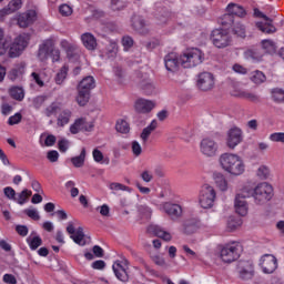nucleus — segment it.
Listing matches in <instances>:
<instances>
[{"label": "nucleus", "instance_id": "obj_1", "mask_svg": "<svg viewBox=\"0 0 284 284\" xmlns=\"http://www.w3.org/2000/svg\"><path fill=\"white\" fill-rule=\"evenodd\" d=\"M219 163L222 170L232 176H241L245 173V162L237 154L223 153L219 158Z\"/></svg>", "mask_w": 284, "mask_h": 284}, {"label": "nucleus", "instance_id": "obj_2", "mask_svg": "<svg viewBox=\"0 0 284 284\" xmlns=\"http://www.w3.org/2000/svg\"><path fill=\"white\" fill-rule=\"evenodd\" d=\"M244 196H253L256 205H265L274 196V189L267 182L257 184L254 189L243 187Z\"/></svg>", "mask_w": 284, "mask_h": 284}, {"label": "nucleus", "instance_id": "obj_3", "mask_svg": "<svg viewBox=\"0 0 284 284\" xmlns=\"http://www.w3.org/2000/svg\"><path fill=\"white\" fill-rule=\"evenodd\" d=\"M216 253L222 263H234L241 258L243 254V246L239 242H231L227 244L217 245Z\"/></svg>", "mask_w": 284, "mask_h": 284}, {"label": "nucleus", "instance_id": "obj_4", "mask_svg": "<svg viewBox=\"0 0 284 284\" xmlns=\"http://www.w3.org/2000/svg\"><path fill=\"white\" fill-rule=\"evenodd\" d=\"M180 61L183 68H196L205 61V54L199 48L189 49L181 55Z\"/></svg>", "mask_w": 284, "mask_h": 284}, {"label": "nucleus", "instance_id": "obj_5", "mask_svg": "<svg viewBox=\"0 0 284 284\" xmlns=\"http://www.w3.org/2000/svg\"><path fill=\"white\" fill-rule=\"evenodd\" d=\"M50 57H53V61H59L61 58V52L54 49V41L52 40H44L42 44H40L38 50V59L40 61H48Z\"/></svg>", "mask_w": 284, "mask_h": 284}, {"label": "nucleus", "instance_id": "obj_6", "mask_svg": "<svg viewBox=\"0 0 284 284\" xmlns=\"http://www.w3.org/2000/svg\"><path fill=\"white\" fill-rule=\"evenodd\" d=\"M214 201H216V191L213 186L204 184L200 191L199 204L203 210H210L214 207Z\"/></svg>", "mask_w": 284, "mask_h": 284}, {"label": "nucleus", "instance_id": "obj_7", "mask_svg": "<svg viewBox=\"0 0 284 284\" xmlns=\"http://www.w3.org/2000/svg\"><path fill=\"white\" fill-rule=\"evenodd\" d=\"M29 43H30L29 33H22L18 36L9 48V57L11 59H17V57H21V53L23 52V50L28 48Z\"/></svg>", "mask_w": 284, "mask_h": 284}, {"label": "nucleus", "instance_id": "obj_8", "mask_svg": "<svg viewBox=\"0 0 284 284\" xmlns=\"http://www.w3.org/2000/svg\"><path fill=\"white\" fill-rule=\"evenodd\" d=\"M211 41L215 48L221 50L232 45V34L227 30L215 29L212 32Z\"/></svg>", "mask_w": 284, "mask_h": 284}, {"label": "nucleus", "instance_id": "obj_9", "mask_svg": "<svg viewBox=\"0 0 284 284\" xmlns=\"http://www.w3.org/2000/svg\"><path fill=\"white\" fill-rule=\"evenodd\" d=\"M236 274L241 281H252L254 274V262L250 260H241L236 264Z\"/></svg>", "mask_w": 284, "mask_h": 284}, {"label": "nucleus", "instance_id": "obj_10", "mask_svg": "<svg viewBox=\"0 0 284 284\" xmlns=\"http://www.w3.org/2000/svg\"><path fill=\"white\" fill-rule=\"evenodd\" d=\"M200 152L206 159H214L219 154V142L213 138H203L200 142Z\"/></svg>", "mask_w": 284, "mask_h": 284}, {"label": "nucleus", "instance_id": "obj_11", "mask_svg": "<svg viewBox=\"0 0 284 284\" xmlns=\"http://www.w3.org/2000/svg\"><path fill=\"white\" fill-rule=\"evenodd\" d=\"M227 12L229 14L223 16V26H232V23H234V16L240 17L241 19L247 17V11H245L242 6L236 3H230L227 6Z\"/></svg>", "mask_w": 284, "mask_h": 284}, {"label": "nucleus", "instance_id": "obj_12", "mask_svg": "<svg viewBox=\"0 0 284 284\" xmlns=\"http://www.w3.org/2000/svg\"><path fill=\"white\" fill-rule=\"evenodd\" d=\"M162 211L169 215L171 221H181L183 219V206L181 204L165 202L162 204Z\"/></svg>", "mask_w": 284, "mask_h": 284}, {"label": "nucleus", "instance_id": "obj_13", "mask_svg": "<svg viewBox=\"0 0 284 284\" xmlns=\"http://www.w3.org/2000/svg\"><path fill=\"white\" fill-rule=\"evenodd\" d=\"M214 74L211 72H202L197 75V88L199 90H202V92H210V90H214Z\"/></svg>", "mask_w": 284, "mask_h": 284}, {"label": "nucleus", "instance_id": "obj_14", "mask_svg": "<svg viewBox=\"0 0 284 284\" xmlns=\"http://www.w3.org/2000/svg\"><path fill=\"white\" fill-rule=\"evenodd\" d=\"M260 265L264 274H274L278 267V260L272 254H265L262 256Z\"/></svg>", "mask_w": 284, "mask_h": 284}, {"label": "nucleus", "instance_id": "obj_15", "mask_svg": "<svg viewBox=\"0 0 284 284\" xmlns=\"http://www.w3.org/2000/svg\"><path fill=\"white\" fill-rule=\"evenodd\" d=\"M67 232L70 234V239L77 243V245H85V233H83V227H78L74 230V223L69 222L67 226Z\"/></svg>", "mask_w": 284, "mask_h": 284}, {"label": "nucleus", "instance_id": "obj_16", "mask_svg": "<svg viewBox=\"0 0 284 284\" xmlns=\"http://www.w3.org/2000/svg\"><path fill=\"white\" fill-rule=\"evenodd\" d=\"M243 142V131L239 128H233L227 132L226 145L230 150H234L236 145Z\"/></svg>", "mask_w": 284, "mask_h": 284}, {"label": "nucleus", "instance_id": "obj_17", "mask_svg": "<svg viewBox=\"0 0 284 284\" xmlns=\"http://www.w3.org/2000/svg\"><path fill=\"white\" fill-rule=\"evenodd\" d=\"M245 199H250V196H245V193L243 192V189H242V192L235 196V204H234L235 212L240 216H247L248 207H247V201H245Z\"/></svg>", "mask_w": 284, "mask_h": 284}, {"label": "nucleus", "instance_id": "obj_18", "mask_svg": "<svg viewBox=\"0 0 284 284\" xmlns=\"http://www.w3.org/2000/svg\"><path fill=\"white\" fill-rule=\"evenodd\" d=\"M34 21H37V10L34 9L28 10L18 17L19 28H29Z\"/></svg>", "mask_w": 284, "mask_h": 284}, {"label": "nucleus", "instance_id": "obj_19", "mask_svg": "<svg viewBox=\"0 0 284 284\" xmlns=\"http://www.w3.org/2000/svg\"><path fill=\"white\" fill-rule=\"evenodd\" d=\"M164 65L168 72H179L181 62L179 61V53L171 52L164 58Z\"/></svg>", "mask_w": 284, "mask_h": 284}, {"label": "nucleus", "instance_id": "obj_20", "mask_svg": "<svg viewBox=\"0 0 284 284\" xmlns=\"http://www.w3.org/2000/svg\"><path fill=\"white\" fill-rule=\"evenodd\" d=\"M134 108L140 114H148L154 110V103L151 100L139 99L135 101Z\"/></svg>", "mask_w": 284, "mask_h": 284}, {"label": "nucleus", "instance_id": "obj_21", "mask_svg": "<svg viewBox=\"0 0 284 284\" xmlns=\"http://www.w3.org/2000/svg\"><path fill=\"white\" fill-rule=\"evenodd\" d=\"M112 268L119 281H121L122 283H128L130 281V275H128V268L121 265V262H115Z\"/></svg>", "mask_w": 284, "mask_h": 284}, {"label": "nucleus", "instance_id": "obj_22", "mask_svg": "<svg viewBox=\"0 0 284 284\" xmlns=\"http://www.w3.org/2000/svg\"><path fill=\"white\" fill-rule=\"evenodd\" d=\"M81 41L87 50L94 51L99 45V43L97 42V37H94V34L90 32L82 33Z\"/></svg>", "mask_w": 284, "mask_h": 284}, {"label": "nucleus", "instance_id": "obj_23", "mask_svg": "<svg viewBox=\"0 0 284 284\" xmlns=\"http://www.w3.org/2000/svg\"><path fill=\"white\" fill-rule=\"evenodd\" d=\"M131 21L132 28H134V30L140 34H148L150 32L145 20H143L141 16H133Z\"/></svg>", "mask_w": 284, "mask_h": 284}, {"label": "nucleus", "instance_id": "obj_24", "mask_svg": "<svg viewBox=\"0 0 284 284\" xmlns=\"http://www.w3.org/2000/svg\"><path fill=\"white\" fill-rule=\"evenodd\" d=\"M92 128H94V125L88 124V121H85V119L80 118L77 119L73 124H71L70 132L71 134H79L81 130H92Z\"/></svg>", "mask_w": 284, "mask_h": 284}, {"label": "nucleus", "instance_id": "obj_25", "mask_svg": "<svg viewBox=\"0 0 284 284\" xmlns=\"http://www.w3.org/2000/svg\"><path fill=\"white\" fill-rule=\"evenodd\" d=\"M149 234H154V236H158L159 239H163V241H172V234L163 230L159 225H150L148 227Z\"/></svg>", "mask_w": 284, "mask_h": 284}, {"label": "nucleus", "instance_id": "obj_26", "mask_svg": "<svg viewBox=\"0 0 284 284\" xmlns=\"http://www.w3.org/2000/svg\"><path fill=\"white\" fill-rule=\"evenodd\" d=\"M97 87L94 82V78L89 75L82 79V81L78 85V90H81L82 92H92L94 88Z\"/></svg>", "mask_w": 284, "mask_h": 284}, {"label": "nucleus", "instance_id": "obj_27", "mask_svg": "<svg viewBox=\"0 0 284 284\" xmlns=\"http://www.w3.org/2000/svg\"><path fill=\"white\" fill-rule=\"evenodd\" d=\"M70 119H72V111L65 109L59 113L57 119V125L59 128H64V125H68V123H70Z\"/></svg>", "mask_w": 284, "mask_h": 284}, {"label": "nucleus", "instance_id": "obj_28", "mask_svg": "<svg viewBox=\"0 0 284 284\" xmlns=\"http://www.w3.org/2000/svg\"><path fill=\"white\" fill-rule=\"evenodd\" d=\"M60 48L65 50L68 59H74V57H77V45L72 44L70 41L61 40Z\"/></svg>", "mask_w": 284, "mask_h": 284}, {"label": "nucleus", "instance_id": "obj_29", "mask_svg": "<svg viewBox=\"0 0 284 284\" xmlns=\"http://www.w3.org/2000/svg\"><path fill=\"white\" fill-rule=\"evenodd\" d=\"M158 126H159V123L156 122V120H153L150 123V125L143 129L140 135V139H142L143 143H148V139H150V134H152Z\"/></svg>", "mask_w": 284, "mask_h": 284}, {"label": "nucleus", "instance_id": "obj_30", "mask_svg": "<svg viewBox=\"0 0 284 284\" xmlns=\"http://www.w3.org/2000/svg\"><path fill=\"white\" fill-rule=\"evenodd\" d=\"M245 59H251L252 61H262L263 51L261 49H248L244 52Z\"/></svg>", "mask_w": 284, "mask_h": 284}, {"label": "nucleus", "instance_id": "obj_31", "mask_svg": "<svg viewBox=\"0 0 284 284\" xmlns=\"http://www.w3.org/2000/svg\"><path fill=\"white\" fill-rule=\"evenodd\" d=\"M256 28L264 32V34H274L276 32V27L272 24V20L267 21V23L256 22Z\"/></svg>", "mask_w": 284, "mask_h": 284}, {"label": "nucleus", "instance_id": "obj_32", "mask_svg": "<svg viewBox=\"0 0 284 284\" xmlns=\"http://www.w3.org/2000/svg\"><path fill=\"white\" fill-rule=\"evenodd\" d=\"M251 81L256 85H261V83H265L267 81V77L260 70H255L251 73Z\"/></svg>", "mask_w": 284, "mask_h": 284}, {"label": "nucleus", "instance_id": "obj_33", "mask_svg": "<svg viewBox=\"0 0 284 284\" xmlns=\"http://www.w3.org/2000/svg\"><path fill=\"white\" fill-rule=\"evenodd\" d=\"M70 68H68V65H63L59 72L57 73L54 81L57 83V85H62L63 81H65V79H68V72H69Z\"/></svg>", "mask_w": 284, "mask_h": 284}, {"label": "nucleus", "instance_id": "obj_34", "mask_svg": "<svg viewBox=\"0 0 284 284\" xmlns=\"http://www.w3.org/2000/svg\"><path fill=\"white\" fill-rule=\"evenodd\" d=\"M27 243H28L30 250H39V247H41V245H43V240H41V237L39 235H36V236L30 235L27 239Z\"/></svg>", "mask_w": 284, "mask_h": 284}, {"label": "nucleus", "instance_id": "obj_35", "mask_svg": "<svg viewBox=\"0 0 284 284\" xmlns=\"http://www.w3.org/2000/svg\"><path fill=\"white\" fill-rule=\"evenodd\" d=\"M236 97H240V99H246V101H251L252 103H258L261 99L255 93H252L250 91H240Z\"/></svg>", "mask_w": 284, "mask_h": 284}, {"label": "nucleus", "instance_id": "obj_36", "mask_svg": "<svg viewBox=\"0 0 284 284\" xmlns=\"http://www.w3.org/2000/svg\"><path fill=\"white\" fill-rule=\"evenodd\" d=\"M197 226H196V220H186L183 223V231L185 234H194L196 232Z\"/></svg>", "mask_w": 284, "mask_h": 284}, {"label": "nucleus", "instance_id": "obj_37", "mask_svg": "<svg viewBox=\"0 0 284 284\" xmlns=\"http://www.w3.org/2000/svg\"><path fill=\"white\" fill-rule=\"evenodd\" d=\"M75 101L81 106L88 105V102L90 101V93L88 91H81L78 89V95L75 98Z\"/></svg>", "mask_w": 284, "mask_h": 284}, {"label": "nucleus", "instance_id": "obj_38", "mask_svg": "<svg viewBox=\"0 0 284 284\" xmlns=\"http://www.w3.org/2000/svg\"><path fill=\"white\" fill-rule=\"evenodd\" d=\"M71 163L74 165V168H83L85 163V148L81 150L80 155L71 159Z\"/></svg>", "mask_w": 284, "mask_h": 284}, {"label": "nucleus", "instance_id": "obj_39", "mask_svg": "<svg viewBox=\"0 0 284 284\" xmlns=\"http://www.w3.org/2000/svg\"><path fill=\"white\" fill-rule=\"evenodd\" d=\"M8 48H10V43L6 40V31L0 29V57L8 52Z\"/></svg>", "mask_w": 284, "mask_h": 284}, {"label": "nucleus", "instance_id": "obj_40", "mask_svg": "<svg viewBox=\"0 0 284 284\" xmlns=\"http://www.w3.org/2000/svg\"><path fill=\"white\" fill-rule=\"evenodd\" d=\"M214 181L221 192H227V180H225L223 174H216Z\"/></svg>", "mask_w": 284, "mask_h": 284}, {"label": "nucleus", "instance_id": "obj_41", "mask_svg": "<svg viewBox=\"0 0 284 284\" xmlns=\"http://www.w3.org/2000/svg\"><path fill=\"white\" fill-rule=\"evenodd\" d=\"M26 69V64L24 63H21V64H18L16 68H13L10 73H9V79L11 81H16V79L18 77H21V74H23V70Z\"/></svg>", "mask_w": 284, "mask_h": 284}, {"label": "nucleus", "instance_id": "obj_42", "mask_svg": "<svg viewBox=\"0 0 284 284\" xmlns=\"http://www.w3.org/2000/svg\"><path fill=\"white\" fill-rule=\"evenodd\" d=\"M10 97H12L16 101H23L26 98V92L19 87H13L10 89Z\"/></svg>", "mask_w": 284, "mask_h": 284}, {"label": "nucleus", "instance_id": "obj_43", "mask_svg": "<svg viewBox=\"0 0 284 284\" xmlns=\"http://www.w3.org/2000/svg\"><path fill=\"white\" fill-rule=\"evenodd\" d=\"M21 6H23V1L11 0L8 4V9H6L7 14H12V12H17V10H21Z\"/></svg>", "mask_w": 284, "mask_h": 284}, {"label": "nucleus", "instance_id": "obj_44", "mask_svg": "<svg viewBox=\"0 0 284 284\" xmlns=\"http://www.w3.org/2000/svg\"><path fill=\"white\" fill-rule=\"evenodd\" d=\"M115 130L120 134H128L130 132V124L125 120H119L115 124Z\"/></svg>", "mask_w": 284, "mask_h": 284}, {"label": "nucleus", "instance_id": "obj_45", "mask_svg": "<svg viewBox=\"0 0 284 284\" xmlns=\"http://www.w3.org/2000/svg\"><path fill=\"white\" fill-rule=\"evenodd\" d=\"M61 110V104L59 102H52L49 106L44 109L45 116H52Z\"/></svg>", "mask_w": 284, "mask_h": 284}, {"label": "nucleus", "instance_id": "obj_46", "mask_svg": "<svg viewBox=\"0 0 284 284\" xmlns=\"http://www.w3.org/2000/svg\"><path fill=\"white\" fill-rule=\"evenodd\" d=\"M32 196V191L24 189L21 193L18 194V199H16L19 205H23L28 202V200Z\"/></svg>", "mask_w": 284, "mask_h": 284}, {"label": "nucleus", "instance_id": "obj_47", "mask_svg": "<svg viewBox=\"0 0 284 284\" xmlns=\"http://www.w3.org/2000/svg\"><path fill=\"white\" fill-rule=\"evenodd\" d=\"M272 98L276 103H284V91L282 89H273Z\"/></svg>", "mask_w": 284, "mask_h": 284}, {"label": "nucleus", "instance_id": "obj_48", "mask_svg": "<svg viewBox=\"0 0 284 284\" xmlns=\"http://www.w3.org/2000/svg\"><path fill=\"white\" fill-rule=\"evenodd\" d=\"M262 48L263 50H265V52H268L270 54H272V52H276V44H274V41L272 40H263Z\"/></svg>", "mask_w": 284, "mask_h": 284}, {"label": "nucleus", "instance_id": "obj_49", "mask_svg": "<svg viewBox=\"0 0 284 284\" xmlns=\"http://www.w3.org/2000/svg\"><path fill=\"white\" fill-rule=\"evenodd\" d=\"M110 190H113L115 192L122 191V192H132V189L130 186H125L122 183L113 182L109 185Z\"/></svg>", "mask_w": 284, "mask_h": 284}, {"label": "nucleus", "instance_id": "obj_50", "mask_svg": "<svg viewBox=\"0 0 284 284\" xmlns=\"http://www.w3.org/2000/svg\"><path fill=\"white\" fill-rule=\"evenodd\" d=\"M256 175L261 181H265V179H270V168L262 165L257 169Z\"/></svg>", "mask_w": 284, "mask_h": 284}, {"label": "nucleus", "instance_id": "obj_51", "mask_svg": "<svg viewBox=\"0 0 284 284\" xmlns=\"http://www.w3.org/2000/svg\"><path fill=\"white\" fill-rule=\"evenodd\" d=\"M245 26L243 23L236 22L233 27V33L236 34V37H241L242 39H245Z\"/></svg>", "mask_w": 284, "mask_h": 284}, {"label": "nucleus", "instance_id": "obj_52", "mask_svg": "<svg viewBox=\"0 0 284 284\" xmlns=\"http://www.w3.org/2000/svg\"><path fill=\"white\" fill-rule=\"evenodd\" d=\"M241 225H242L241 219L234 217V216L229 217L227 220L229 230L234 231L237 227H241Z\"/></svg>", "mask_w": 284, "mask_h": 284}, {"label": "nucleus", "instance_id": "obj_53", "mask_svg": "<svg viewBox=\"0 0 284 284\" xmlns=\"http://www.w3.org/2000/svg\"><path fill=\"white\" fill-rule=\"evenodd\" d=\"M268 139L273 143H283L284 144V132L272 133Z\"/></svg>", "mask_w": 284, "mask_h": 284}, {"label": "nucleus", "instance_id": "obj_54", "mask_svg": "<svg viewBox=\"0 0 284 284\" xmlns=\"http://www.w3.org/2000/svg\"><path fill=\"white\" fill-rule=\"evenodd\" d=\"M119 48L116 47V42H111L106 47V54L109 58L116 57Z\"/></svg>", "mask_w": 284, "mask_h": 284}, {"label": "nucleus", "instance_id": "obj_55", "mask_svg": "<svg viewBox=\"0 0 284 284\" xmlns=\"http://www.w3.org/2000/svg\"><path fill=\"white\" fill-rule=\"evenodd\" d=\"M138 210L141 216H144V219H150L152 216V209H150L148 205H140Z\"/></svg>", "mask_w": 284, "mask_h": 284}, {"label": "nucleus", "instance_id": "obj_56", "mask_svg": "<svg viewBox=\"0 0 284 284\" xmlns=\"http://www.w3.org/2000/svg\"><path fill=\"white\" fill-rule=\"evenodd\" d=\"M125 3H128V0H111V8L112 10H123Z\"/></svg>", "mask_w": 284, "mask_h": 284}, {"label": "nucleus", "instance_id": "obj_57", "mask_svg": "<svg viewBox=\"0 0 284 284\" xmlns=\"http://www.w3.org/2000/svg\"><path fill=\"white\" fill-rule=\"evenodd\" d=\"M131 150H132V153L134 154V156H141L142 152H143L141 144L136 141H133L131 143Z\"/></svg>", "mask_w": 284, "mask_h": 284}, {"label": "nucleus", "instance_id": "obj_58", "mask_svg": "<svg viewBox=\"0 0 284 284\" xmlns=\"http://www.w3.org/2000/svg\"><path fill=\"white\" fill-rule=\"evenodd\" d=\"M24 214L29 216V219H32L33 221H39L41 219V215H39V212L34 209H27L24 210Z\"/></svg>", "mask_w": 284, "mask_h": 284}, {"label": "nucleus", "instance_id": "obj_59", "mask_svg": "<svg viewBox=\"0 0 284 284\" xmlns=\"http://www.w3.org/2000/svg\"><path fill=\"white\" fill-rule=\"evenodd\" d=\"M58 149H59L61 152H68V150L70 149V141L67 140V139H61V140H59V142H58Z\"/></svg>", "mask_w": 284, "mask_h": 284}, {"label": "nucleus", "instance_id": "obj_60", "mask_svg": "<svg viewBox=\"0 0 284 284\" xmlns=\"http://www.w3.org/2000/svg\"><path fill=\"white\" fill-rule=\"evenodd\" d=\"M122 45L124 50H129L130 48H132V45H134V40L130 36H124L122 38Z\"/></svg>", "mask_w": 284, "mask_h": 284}, {"label": "nucleus", "instance_id": "obj_61", "mask_svg": "<svg viewBox=\"0 0 284 284\" xmlns=\"http://www.w3.org/2000/svg\"><path fill=\"white\" fill-rule=\"evenodd\" d=\"M59 12L62 17H70V14H72V7L69 4H62L59 8Z\"/></svg>", "mask_w": 284, "mask_h": 284}, {"label": "nucleus", "instance_id": "obj_62", "mask_svg": "<svg viewBox=\"0 0 284 284\" xmlns=\"http://www.w3.org/2000/svg\"><path fill=\"white\" fill-rule=\"evenodd\" d=\"M22 119H23V116L21 115V113H16L14 115L9 118L8 123L10 125H19V123H21Z\"/></svg>", "mask_w": 284, "mask_h": 284}, {"label": "nucleus", "instance_id": "obj_63", "mask_svg": "<svg viewBox=\"0 0 284 284\" xmlns=\"http://www.w3.org/2000/svg\"><path fill=\"white\" fill-rule=\"evenodd\" d=\"M93 155V160L95 161V163H103V152H101V150L99 149H94L92 152Z\"/></svg>", "mask_w": 284, "mask_h": 284}, {"label": "nucleus", "instance_id": "obj_64", "mask_svg": "<svg viewBox=\"0 0 284 284\" xmlns=\"http://www.w3.org/2000/svg\"><path fill=\"white\" fill-rule=\"evenodd\" d=\"M47 159L51 162V163H57L59 161V152L58 151H49L47 153Z\"/></svg>", "mask_w": 284, "mask_h": 284}]
</instances>
